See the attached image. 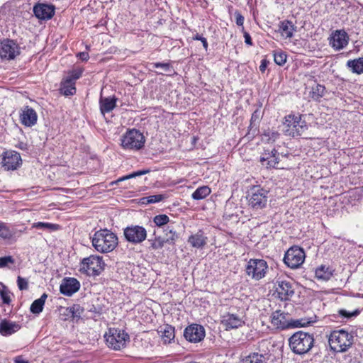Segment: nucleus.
<instances>
[{"label":"nucleus","mask_w":363,"mask_h":363,"mask_svg":"<svg viewBox=\"0 0 363 363\" xmlns=\"http://www.w3.org/2000/svg\"><path fill=\"white\" fill-rule=\"evenodd\" d=\"M279 137V133L277 131L268 130L264 134V140L267 143L275 142Z\"/></svg>","instance_id":"49530a36"},{"label":"nucleus","mask_w":363,"mask_h":363,"mask_svg":"<svg viewBox=\"0 0 363 363\" xmlns=\"http://www.w3.org/2000/svg\"><path fill=\"white\" fill-rule=\"evenodd\" d=\"M259 116V111L256 110L255 111H254V113L252 115L251 121H255V120L258 119Z\"/></svg>","instance_id":"052dcab7"},{"label":"nucleus","mask_w":363,"mask_h":363,"mask_svg":"<svg viewBox=\"0 0 363 363\" xmlns=\"http://www.w3.org/2000/svg\"><path fill=\"white\" fill-rule=\"evenodd\" d=\"M325 87L323 85L317 84L312 88L310 94L314 101H320V99L325 95Z\"/></svg>","instance_id":"e433bc0d"},{"label":"nucleus","mask_w":363,"mask_h":363,"mask_svg":"<svg viewBox=\"0 0 363 363\" xmlns=\"http://www.w3.org/2000/svg\"><path fill=\"white\" fill-rule=\"evenodd\" d=\"M315 338L312 333L302 330L294 333L289 338V345L291 351L296 354H305L314 346Z\"/></svg>","instance_id":"f03ea898"},{"label":"nucleus","mask_w":363,"mask_h":363,"mask_svg":"<svg viewBox=\"0 0 363 363\" xmlns=\"http://www.w3.org/2000/svg\"><path fill=\"white\" fill-rule=\"evenodd\" d=\"M117 99L113 97H102L99 99L100 111L103 115L109 113L114 109L116 106Z\"/></svg>","instance_id":"a878e982"},{"label":"nucleus","mask_w":363,"mask_h":363,"mask_svg":"<svg viewBox=\"0 0 363 363\" xmlns=\"http://www.w3.org/2000/svg\"><path fill=\"white\" fill-rule=\"evenodd\" d=\"M47 298L48 295L44 293L39 298L35 300L30 306V311L34 314H39L42 312Z\"/></svg>","instance_id":"2f4dec72"},{"label":"nucleus","mask_w":363,"mask_h":363,"mask_svg":"<svg viewBox=\"0 0 363 363\" xmlns=\"http://www.w3.org/2000/svg\"><path fill=\"white\" fill-rule=\"evenodd\" d=\"M276 293L281 301H289L294 295V284L287 280L278 279L276 281Z\"/></svg>","instance_id":"4468645a"},{"label":"nucleus","mask_w":363,"mask_h":363,"mask_svg":"<svg viewBox=\"0 0 363 363\" xmlns=\"http://www.w3.org/2000/svg\"><path fill=\"white\" fill-rule=\"evenodd\" d=\"M78 56L79 57V58L83 60V61H86L88 60L89 56V53L86 52H79L78 54Z\"/></svg>","instance_id":"13d9d810"},{"label":"nucleus","mask_w":363,"mask_h":363,"mask_svg":"<svg viewBox=\"0 0 363 363\" xmlns=\"http://www.w3.org/2000/svg\"><path fill=\"white\" fill-rule=\"evenodd\" d=\"M91 243L94 249L100 253H108L115 250L118 246L117 235L111 230L105 228L94 233L91 237Z\"/></svg>","instance_id":"f257e3e1"},{"label":"nucleus","mask_w":363,"mask_h":363,"mask_svg":"<svg viewBox=\"0 0 363 363\" xmlns=\"http://www.w3.org/2000/svg\"><path fill=\"white\" fill-rule=\"evenodd\" d=\"M151 243V247L152 250H159L164 247V243L167 242L166 240L163 239L160 236L155 237L154 239L149 240Z\"/></svg>","instance_id":"ea45409f"},{"label":"nucleus","mask_w":363,"mask_h":363,"mask_svg":"<svg viewBox=\"0 0 363 363\" xmlns=\"http://www.w3.org/2000/svg\"><path fill=\"white\" fill-rule=\"evenodd\" d=\"M75 84L71 79L65 77L60 82V93L66 96L74 95L76 93Z\"/></svg>","instance_id":"393cba45"},{"label":"nucleus","mask_w":363,"mask_h":363,"mask_svg":"<svg viewBox=\"0 0 363 363\" xmlns=\"http://www.w3.org/2000/svg\"><path fill=\"white\" fill-rule=\"evenodd\" d=\"M334 269L325 265H320L315 270V277L318 280L328 281L333 275Z\"/></svg>","instance_id":"bb28decb"},{"label":"nucleus","mask_w":363,"mask_h":363,"mask_svg":"<svg viewBox=\"0 0 363 363\" xmlns=\"http://www.w3.org/2000/svg\"><path fill=\"white\" fill-rule=\"evenodd\" d=\"M21 326L18 323L11 321L6 318L0 321V334L2 336H10L21 329Z\"/></svg>","instance_id":"5701e85b"},{"label":"nucleus","mask_w":363,"mask_h":363,"mask_svg":"<svg viewBox=\"0 0 363 363\" xmlns=\"http://www.w3.org/2000/svg\"><path fill=\"white\" fill-rule=\"evenodd\" d=\"M153 222L158 227H162L169 222V218L165 214H160L155 216Z\"/></svg>","instance_id":"37998d69"},{"label":"nucleus","mask_w":363,"mask_h":363,"mask_svg":"<svg viewBox=\"0 0 363 363\" xmlns=\"http://www.w3.org/2000/svg\"><path fill=\"white\" fill-rule=\"evenodd\" d=\"M14 234V230L7 223L0 220V238L4 240H11Z\"/></svg>","instance_id":"72a5a7b5"},{"label":"nucleus","mask_w":363,"mask_h":363,"mask_svg":"<svg viewBox=\"0 0 363 363\" xmlns=\"http://www.w3.org/2000/svg\"><path fill=\"white\" fill-rule=\"evenodd\" d=\"M289 315L281 310L272 312L270 320L272 325L277 329L284 330L289 329Z\"/></svg>","instance_id":"a211bd4d"},{"label":"nucleus","mask_w":363,"mask_h":363,"mask_svg":"<svg viewBox=\"0 0 363 363\" xmlns=\"http://www.w3.org/2000/svg\"><path fill=\"white\" fill-rule=\"evenodd\" d=\"M267 269V262L262 259H250L245 267V272L247 276L256 281L264 278Z\"/></svg>","instance_id":"1a4fd4ad"},{"label":"nucleus","mask_w":363,"mask_h":363,"mask_svg":"<svg viewBox=\"0 0 363 363\" xmlns=\"http://www.w3.org/2000/svg\"><path fill=\"white\" fill-rule=\"evenodd\" d=\"M38 115L36 111L31 107L25 106L20 113L21 123L27 127H31L36 124Z\"/></svg>","instance_id":"aec40b11"},{"label":"nucleus","mask_w":363,"mask_h":363,"mask_svg":"<svg viewBox=\"0 0 363 363\" xmlns=\"http://www.w3.org/2000/svg\"><path fill=\"white\" fill-rule=\"evenodd\" d=\"M359 312L357 310L354 311L352 313H350V312L347 311L346 310H343V309L339 311V313L342 316L345 317V318H350L352 316H356L359 314Z\"/></svg>","instance_id":"864d4df0"},{"label":"nucleus","mask_w":363,"mask_h":363,"mask_svg":"<svg viewBox=\"0 0 363 363\" xmlns=\"http://www.w3.org/2000/svg\"><path fill=\"white\" fill-rule=\"evenodd\" d=\"M165 196L163 194L151 195L140 199L142 204L147 205L162 201Z\"/></svg>","instance_id":"58836bf2"},{"label":"nucleus","mask_w":363,"mask_h":363,"mask_svg":"<svg viewBox=\"0 0 363 363\" xmlns=\"http://www.w3.org/2000/svg\"><path fill=\"white\" fill-rule=\"evenodd\" d=\"M247 204L253 211H259L265 208L269 199V191L260 187L253 186L247 194Z\"/></svg>","instance_id":"39448f33"},{"label":"nucleus","mask_w":363,"mask_h":363,"mask_svg":"<svg viewBox=\"0 0 363 363\" xmlns=\"http://www.w3.org/2000/svg\"><path fill=\"white\" fill-rule=\"evenodd\" d=\"M32 228L43 229L48 232H52L58 230L60 229V225L50 223L36 222L32 224Z\"/></svg>","instance_id":"c9c22d12"},{"label":"nucleus","mask_w":363,"mask_h":363,"mask_svg":"<svg viewBox=\"0 0 363 363\" xmlns=\"http://www.w3.org/2000/svg\"><path fill=\"white\" fill-rule=\"evenodd\" d=\"M347 65L354 73L358 74L363 73V57L348 60Z\"/></svg>","instance_id":"473e14b6"},{"label":"nucleus","mask_w":363,"mask_h":363,"mask_svg":"<svg viewBox=\"0 0 363 363\" xmlns=\"http://www.w3.org/2000/svg\"><path fill=\"white\" fill-rule=\"evenodd\" d=\"M21 53L19 45L13 40L4 39L0 42V57L1 59L11 60Z\"/></svg>","instance_id":"f8f14e48"},{"label":"nucleus","mask_w":363,"mask_h":363,"mask_svg":"<svg viewBox=\"0 0 363 363\" xmlns=\"http://www.w3.org/2000/svg\"><path fill=\"white\" fill-rule=\"evenodd\" d=\"M80 288L79 281L75 278H65L60 286V293L70 296L77 292Z\"/></svg>","instance_id":"412c9836"},{"label":"nucleus","mask_w":363,"mask_h":363,"mask_svg":"<svg viewBox=\"0 0 363 363\" xmlns=\"http://www.w3.org/2000/svg\"><path fill=\"white\" fill-rule=\"evenodd\" d=\"M154 68H161L166 72H170L173 70L172 66L169 62H153L150 64Z\"/></svg>","instance_id":"a18cd8bd"},{"label":"nucleus","mask_w":363,"mask_h":363,"mask_svg":"<svg viewBox=\"0 0 363 363\" xmlns=\"http://www.w3.org/2000/svg\"><path fill=\"white\" fill-rule=\"evenodd\" d=\"M69 312L73 318H80L82 309L79 305H74L69 308Z\"/></svg>","instance_id":"3c124183"},{"label":"nucleus","mask_w":363,"mask_h":363,"mask_svg":"<svg viewBox=\"0 0 363 363\" xmlns=\"http://www.w3.org/2000/svg\"><path fill=\"white\" fill-rule=\"evenodd\" d=\"M269 62L265 60V59H263L261 61V64L259 65V71L262 73H264L267 69V65H268Z\"/></svg>","instance_id":"4d7b16f0"},{"label":"nucleus","mask_w":363,"mask_h":363,"mask_svg":"<svg viewBox=\"0 0 363 363\" xmlns=\"http://www.w3.org/2000/svg\"><path fill=\"white\" fill-rule=\"evenodd\" d=\"M165 231V234L167 236V238L166 239L167 242L169 243H174L178 238L177 233L173 230V229H169V227Z\"/></svg>","instance_id":"de8ad7c7"},{"label":"nucleus","mask_w":363,"mask_h":363,"mask_svg":"<svg viewBox=\"0 0 363 363\" xmlns=\"http://www.w3.org/2000/svg\"><path fill=\"white\" fill-rule=\"evenodd\" d=\"M16 147L21 149V150H26L27 149V144L24 143L23 142L18 143V145H16Z\"/></svg>","instance_id":"bf43d9fd"},{"label":"nucleus","mask_w":363,"mask_h":363,"mask_svg":"<svg viewBox=\"0 0 363 363\" xmlns=\"http://www.w3.org/2000/svg\"><path fill=\"white\" fill-rule=\"evenodd\" d=\"M162 72H157V74H162Z\"/></svg>","instance_id":"e2e57ef3"},{"label":"nucleus","mask_w":363,"mask_h":363,"mask_svg":"<svg viewBox=\"0 0 363 363\" xmlns=\"http://www.w3.org/2000/svg\"><path fill=\"white\" fill-rule=\"evenodd\" d=\"M1 164L5 170H16L22 164L21 157L16 151H6L4 152Z\"/></svg>","instance_id":"2eb2a0df"},{"label":"nucleus","mask_w":363,"mask_h":363,"mask_svg":"<svg viewBox=\"0 0 363 363\" xmlns=\"http://www.w3.org/2000/svg\"><path fill=\"white\" fill-rule=\"evenodd\" d=\"M220 322L225 330L236 329L242 327L245 324L242 317L238 314L226 312L221 315Z\"/></svg>","instance_id":"dca6fc26"},{"label":"nucleus","mask_w":363,"mask_h":363,"mask_svg":"<svg viewBox=\"0 0 363 363\" xmlns=\"http://www.w3.org/2000/svg\"><path fill=\"white\" fill-rule=\"evenodd\" d=\"M16 363H28V362L27 361H25V360H23V359H16Z\"/></svg>","instance_id":"680f3d73"},{"label":"nucleus","mask_w":363,"mask_h":363,"mask_svg":"<svg viewBox=\"0 0 363 363\" xmlns=\"http://www.w3.org/2000/svg\"><path fill=\"white\" fill-rule=\"evenodd\" d=\"M316 322V316L302 318L300 319H289V329L306 327Z\"/></svg>","instance_id":"cd10ccee"},{"label":"nucleus","mask_w":363,"mask_h":363,"mask_svg":"<svg viewBox=\"0 0 363 363\" xmlns=\"http://www.w3.org/2000/svg\"><path fill=\"white\" fill-rule=\"evenodd\" d=\"M354 336L345 330L333 331L328 342L331 350L335 352H346L353 344Z\"/></svg>","instance_id":"7ed1b4c3"},{"label":"nucleus","mask_w":363,"mask_h":363,"mask_svg":"<svg viewBox=\"0 0 363 363\" xmlns=\"http://www.w3.org/2000/svg\"><path fill=\"white\" fill-rule=\"evenodd\" d=\"M193 39L195 40H199V42L202 43L203 48L207 50H208V42L206 38L202 37L201 35L196 34L195 36L193 37Z\"/></svg>","instance_id":"603ef678"},{"label":"nucleus","mask_w":363,"mask_h":363,"mask_svg":"<svg viewBox=\"0 0 363 363\" xmlns=\"http://www.w3.org/2000/svg\"><path fill=\"white\" fill-rule=\"evenodd\" d=\"M83 71L82 68L74 69L69 72L66 77L76 83V81L82 77Z\"/></svg>","instance_id":"c03bdc74"},{"label":"nucleus","mask_w":363,"mask_h":363,"mask_svg":"<svg viewBox=\"0 0 363 363\" xmlns=\"http://www.w3.org/2000/svg\"><path fill=\"white\" fill-rule=\"evenodd\" d=\"M206 336V330L203 326L193 323L187 326L184 331L185 339L192 343H198L202 341Z\"/></svg>","instance_id":"ddd939ff"},{"label":"nucleus","mask_w":363,"mask_h":363,"mask_svg":"<svg viewBox=\"0 0 363 363\" xmlns=\"http://www.w3.org/2000/svg\"><path fill=\"white\" fill-rule=\"evenodd\" d=\"M149 172H150L149 169H143V170H139L137 172H134L130 174H128V175H125V176H123V177L119 178L118 180H116L115 182V183L117 184L120 182H122V181H124L126 179H132V178H135L138 176H142V175L146 174Z\"/></svg>","instance_id":"a19ab883"},{"label":"nucleus","mask_w":363,"mask_h":363,"mask_svg":"<svg viewBox=\"0 0 363 363\" xmlns=\"http://www.w3.org/2000/svg\"><path fill=\"white\" fill-rule=\"evenodd\" d=\"M279 27L281 35L285 38H291L296 30V28L292 22L286 20L280 22Z\"/></svg>","instance_id":"c85d7f7f"},{"label":"nucleus","mask_w":363,"mask_h":363,"mask_svg":"<svg viewBox=\"0 0 363 363\" xmlns=\"http://www.w3.org/2000/svg\"><path fill=\"white\" fill-rule=\"evenodd\" d=\"M283 131L286 135L301 136L308 129L305 121L301 119L300 114H289L284 117Z\"/></svg>","instance_id":"423d86ee"},{"label":"nucleus","mask_w":363,"mask_h":363,"mask_svg":"<svg viewBox=\"0 0 363 363\" xmlns=\"http://www.w3.org/2000/svg\"><path fill=\"white\" fill-rule=\"evenodd\" d=\"M242 31L243 33L245 43L248 45H252L251 36L245 30L244 27H242Z\"/></svg>","instance_id":"6e6d98bb"},{"label":"nucleus","mask_w":363,"mask_h":363,"mask_svg":"<svg viewBox=\"0 0 363 363\" xmlns=\"http://www.w3.org/2000/svg\"><path fill=\"white\" fill-rule=\"evenodd\" d=\"M211 192L208 186H202L196 189L192 194L191 197L194 200H201L206 198Z\"/></svg>","instance_id":"f704fd0d"},{"label":"nucleus","mask_w":363,"mask_h":363,"mask_svg":"<svg viewBox=\"0 0 363 363\" xmlns=\"http://www.w3.org/2000/svg\"><path fill=\"white\" fill-rule=\"evenodd\" d=\"M35 16L41 21L51 19L55 15V7L52 4L38 3L33 6Z\"/></svg>","instance_id":"f3484780"},{"label":"nucleus","mask_w":363,"mask_h":363,"mask_svg":"<svg viewBox=\"0 0 363 363\" xmlns=\"http://www.w3.org/2000/svg\"><path fill=\"white\" fill-rule=\"evenodd\" d=\"M269 359L267 354L255 352L249 354L242 360V363H267Z\"/></svg>","instance_id":"c756f323"},{"label":"nucleus","mask_w":363,"mask_h":363,"mask_svg":"<svg viewBox=\"0 0 363 363\" xmlns=\"http://www.w3.org/2000/svg\"><path fill=\"white\" fill-rule=\"evenodd\" d=\"M208 238L202 230H199L195 234L190 235L188 242L194 248H203L207 243Z\"/></svg>","instance_id":"b1692460"},{"label":"nucleus","mask_w":363,"mask_h":363,"mask_svg":"<svg viewBox=\"0 0 363 363\" xmlns=\"http://www.w3.org/2000/svg\"><path fill=\"white\" fill-rule=\"evenodd\" d=\"M162 340L164 343H170L174 339V328L170 325H164L161 328Z\"/></svg>","instance_id":"7c9ffc66"},{"label":"nucleus","mask_w":363,"mask_h":363,"mask_svg":"<svg viewBox=\"0 0 363 363\" xmlns=\"http://www.w3.org/2000/svg\"><path fill=\"white\" fill-rule=\"evenodd\" d=\"M15 260L12 256L0 257V268L6 267L9 264H14Z\"/></svg>","instance_id":"09e8293b"},{"label":"nucleus","mask_w":363,"mask_h":363,"mask_svg":"<svg viewBox=\"0 0 363 363\" xmlns=\"http://www.w3.org/2000/svg\"><path fill=\"white\" fill-rule=\"evenodd\" d=\"M105 263L102 257L90 255L84 258L80 263V272L88 276H99L104 269Z\"/></svg>","instance_id":"0eeeda50"},{"label":"nucleus","mask_w":363,"mask_h":363,"mask_svg":"<svg viewBox=\"0 0 363 363\" xmlns=\"http://www.w3.org/2000/svg\"><path fill=\"white\" fill-rule=\"evenodd\" d=\"M104 338L107 347L113 350L123 349L130 340L125 330L117 328H109L104 334Z\"/></svg>","instance_id":"20e7f679"},{"label":"nucleus","mask_w":363,"mask_h":363,"mask_svg":"<svg viewBox=\"0 0 363 363\" xmlns=\"http://www.w3.org/2000/svg\"><path fill=\"white\" fill-rule=\"evenodd\" d=\"M305 258L303 250L298 246H293L286 252L284 262L289 267L296 269L303 263Z\"/></svg>","instance_id":"9d476101"},{"label":"nucleus","mask_w":363,"mask_h":363,"mask_svg":"<svg viewBox=\"0 0 363 363\" xmlns=\"http://www.w3.org/2000/svg\"><path fill=\"white\" fill-rule=\"evenodd\" d=\"M348 44V36L344 30H336L331 37L330 45L337 50L343 49Z\"/></svg>","instance_id":"4be33fe9"},{"label":"nucleus","mask_w":363,"mask_h":363,"mask_svg":"<svg viewBox=\"0 0 363 363\" xmlns=\"http://www.w3.org/2000/svg\"><path fill=\"white\" fill-rule=\"evenodd\" d=\"M123 234L125 240L134 245L143 242L147 238L146 229L138 225L127 226L123 230Z\"/></svg>","instance_id":"9b49d317"},{"label":"nucleus","mask_w":363,"mask_h":363,"mask_svg":"<svg viewBox=\"0 0 363 363\" xmlns=\"http://www.w3.org/2000/svg\"><path fill=\"white\" fill-rule=\"evenodd\" d=\"M260 162L266 168H279L277 150L274 148L272 150H265L260 157Z\"/></svg>","instance_id":"6ab92c4d"},{"label":"nucleus","mask_w":363,"mask_h":363,"mask_svg":"<svg viewBox=\"0 0 363 363\" xmlns=\"http://www.w3.org/2000/svg\"><path fill=\"white\" fill-rule=\"evenodd\" d=\"M286 58L287 55L284 52L277 51L274 54V62L279 66H281L286 63Z\"/></svg>","instance_id":"79ce46f5"},{"label":"nucleus","mask_w":363,"mask_h":363,"mask_svg":"<svg viewBox=\"0 0 363 363\" xmlns=\"http://www.w3.org/2000/svg\"><path fill=\"white\" fill-rule=\"evenodd\" d=\"M2 289L0 290V298L4 304L10 305L11 303V296L13 294L9 290L8 287L3 283H0Z\"/></svg>","instance_id":"4c0bfd02"},{"label":"nucleus","mask_w":363,"mask_h":363,"mask_svg":"<svg viewBox=\"0 0 363 363\" xmlns=\"http://www.w3.org/2000/svg\"><path fill=\"white\" fill-rule=\"evenodd\" d=\"M17 285H18V289L21 291L26 290L28 288V282L27 279H26L20 276L18 277V278H17Z\"/></svg>","instance_id":"8fccbe9b"},{"label":"nucleus","mask_w":363,"mask_h":363,"mask_svg":"<svg viewBox=\"0 0 363 363\" xmlns=\"http://www.w3.org/2000/svg\"><path fill=\"white\" fill-rule=\"evenodd\" d=\"M235 16L236 24L239 26H242V28L243 24H244V21H245L244 16L238 11H236L235 13Z\"/></svg>","instance_id":"5fc2aeb1"},{"label":"nucleus","mask_w":363,"mask_h":363,"mask_svg":"<svg viewBox=\"0 0 363 363\" xmlns=\"http://www.w3.org/2000/svg\"><path fill=\"white\" fill-rule=\"evenodd\" d=\"M145 143L143 134L134 128L127 131L121 138V145L125 150H140L144 147Z\"/></svg>","instance_id":"6e6552de"}]
</instances>
